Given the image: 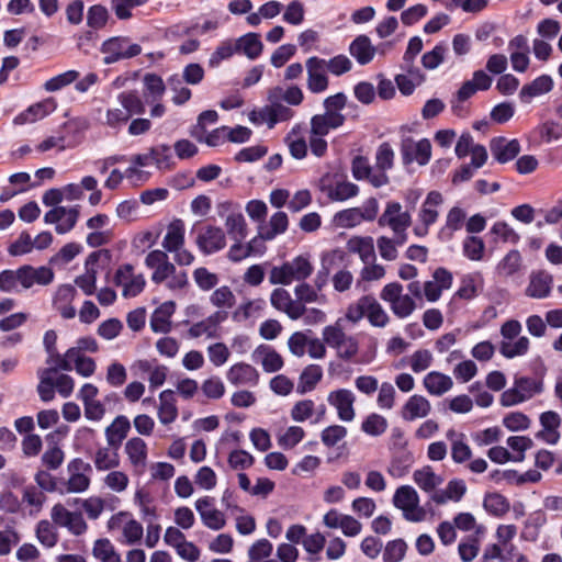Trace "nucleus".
Instances as JSON below:
<instances>
[{"label": "nucleus", "instance_id": "f257e3e1", "mask_svg": "<svg viewBox=\"0 0 562 562\" xmlns=\"http://www.w3.org/2000/svg\"><path fill=\"white\" fill-rule=\"evenodd\" d=\"M322 337L329 348L336 350L339 359L348 361L359 352L358 338L346 334L342 318H338L334 324L325 326Z\"/></svg>", "mask_w": 562, "mask_h": 562}, {"label": "nucleus", "instance_id": "f03ea898", "mask_svg": "<svg viewBox=\"0 0 562 562\" xmlns=\"http://www.w3.org/2000/svg\"><path fill=\"white\" fill-rule=\"evenodd\" d=\"M312 272L313 266L310 260L303 256H297L280 267H273L269 274V281L271 284L288 285L293 281H304Z\"/></svg>", "mask_w": 562, "mask_h": 562}, {"label": "nucleus", "instance_id": "7ed1b4c3", "mask_svg": "<svg viewBox=\"0 0 562 562\" xmlns=\"http://www.w3.org/2000/svg\"><path fill=\"white\" fill-rule=\"evenodd\" d=\"M403 291L401 283L390 282L380 292L381 300L389 303L392 313L398 318L411 316L416 308L413 296L404 294Z\"/></svg>", "mask_w": 562, "mask_h": 562}, {"label": "nucleus", "instance_id": "20e7f679", "mask_svg": "<svg viewBox=\"0 0 562 562\" xmlns=\"http://www.w3.org/2000/svg\"><path fill=\"white\" fill-rule=\"evenodd\" d=\"M319 189L331 201H346L357 196L359 187L352 182L345 180L344 176L335 173H326L319 181Z\"/></svg>", "mask_w": 562, "mask_h": 562}, {"label": "nucleus", "instance_id": "39448f33", "mask_svg": "<svg viewBox=\"0 0 562 562\" xmlns=\"http://www.w3.org/2000/svg\"><path fill=\"white\" fill-rule=\"evenodd\" d=\"M379 213V203L375 198H369L361 207L342 210L335 215V222L341 227H355L361 222H372Z\"/></svg>", "mask_w": 562, "mask_h": 562}, {"label": "nucleus", "instance_id": "423d86ee", "mask_svg": "<svg viewBox=\"0 0 562 562\" xmlns=\"http://www.w3.org/2000/svg\"><path fill=\"white\" fill-rule=\"evenodd\" d=\"M418 494L409 485L400 486L393 496L394 506L402 509L405 519L409 521H420L425 517V512L418 507Z\"/></svg>", "mask_w": 562, "mask_h": 562}, {"label": "nucleus", "instance_id": "0eeeda50", "mask_svg": "<svg viewBox=\"0 0 562 562\" xmlns=\"http://www.w3.org/2000/svg\"><path fill=\"white\" fill-rule=\"evenodd\" d=\"M113 282L116 286H122L124 297L137 296L146 284L144 276L142 273L135 274L134 267L131 263H124L117 268Z\"/></svg>", "mask_w": 562, "mask_h": 562}, {"label": "nucleus", "instance_id": "6e6552de", "mask_svg": "<svg viewBox=\"0 0 562 562\" xmlns=\"http://www.w3.org/2000/svg\"><path fill=\"white\" fill-rule=\"evenodd\" d=\"M101 50L105 55L103 63L110 65L120 59L137 56L142 48L138 44L126 43L123 37H109L103 42Z\"/></svg>", "mask_w": 562, "mask_h": 562}, {"label": "nucleus", "instance_id": "1a4fd4ad", "mask_svg": "<svg viewBox=\"0 0 562 562\" xmlns=\"http://www.w3.org/2000/svg\"><path fill=\"white\" fill-rule=\"evenodd\" d=\"M50 518L55 525L66 528L75 536H81L88 528L80 512H70L61 504L53 506Z\"/></svg>", "mask_w": 562, "mask_h": 562}, {"label": "nucleus", "instance_id": "9d476101", "mask_svg": "<svg viewBox=\"0 0 562 562\" xmlns=\"http://www.w3.org/2000/svg\"><path fill=\"white\" fill-rule=\"evenodd\" d=\"M401 154L404 165L416 161L425 166L431 157V144L427 138L415 142L412 137H404L401 142Z\"/></svg>", "mask_w": 562, "mask_h": 562}, {"label": "nucleus", "instance_id": "9b49d317", "mask_svg": "<svg viewBox=\"0 0 562 562\" xmlns=\"http://www.w3.org/2000/svg\"><path fill=\"white\" fill-rule=\"evenodd\" d=\"M79 205L69 209L56 206L44 215V222L46 224H56L55 231L57 234H66L76 226L79 218Z\"/></svg>", "mask_w": 562, "mask_h": 562}, {"label": "nucleus", "instance_id": "f8f14e48", "mask_svg": "<svg viewBox=\"0 0 562 562\" xmlns=\"http://www.w3.org/2000/svg\"><path fill=\"white\" fill-rule=\"evenodd\" d=\"M195 509L201 521L211 530L217 531L226 526V517L223 512L214 507V498L204 496L195 501Z\"/></svg>", "mask_w": 562, "mask_h": 562}, {"label": "nucleus", "instance_id": "ddd939ff", "mask_svg": "<svg viewBox=\"0 0 562 562\" xmlns=\"http://www.w3.org/2000/svg\"><path fill=\"white\" fill-rule=\"evenodd\" d=\"M19 284L23 290H29L33 285H48L54 280V271L52 268L46 266L33 267L31 265H24L19 268Z\"/></svg>", "mask_w": 562, "mask_h": 562}, {"label": "nucleus", "instance_id": "4468645a", "mask_svg": "<svg viewBox=\"0 0 562 562\" xmlns=\"http://www.w3.org/2000/svg\"><path fill=\"white\" fill-rule=\"evenodd\" d=\"M378 224L381 227L389 226L393 232H403L411 226L412 217L408 212L402 211L401 203L391 201L379 217Z\"/></svg>", "mask_w": 562, "mask_h": 562}, {"label": "nucleus", "instance_id": "2eb2a0df", "mask_svg": "<svg viewBox=\"0 0 562 562\" xmlns=\"http://www.w3.org/2000/svg\"><path fill=\"white\" fill-rule=\"evenodd\" d=\"M195 243L201 252L211 255L226 246L225 233L221 227L207 225L199 233Z\"/></svg>", "mask_w": 562, "mask_h": 562}, {"label": "nucleus", "instance_id": "dca6fc26", "mask_svg": "<svg viewBox=\"0 0 562 562\" xmlns=\"http://www.w3.org/2000/svg\"><path fill=\"white\" fill-rule=\"evenodd\" d=\"M271 305L288 315L289 318L295 321L304 315L305 306L292 299L289 291L283 288L274 289L270 296Z\"/></svg>", "mask_w": 562, "mask_h": 562}, {"label": "nucleus", "instance_id": "f3484780", "mask_svg": "<svg viewBox=\"0 0 562 562\" xmlns=\"http://www.w3.org/2000/svg\"><path fill=\"white\" fill-rule=\"evenodd\" d=\"M328 403L337 411V415L342 422L353 420L356 413L353 403L356 401L355 394L348 389H339L333 391L327 396Z\"/></svg>", "mask_w": 562, "mask_h": 562}, {"label": "nucleus", "instance_id": "a211bd4d", "mask_svg": "<svg viewBox=\"0 0 562 562\" xmlns=\"http://www.w3.org/2000/svg\"><path fill=\"white\" fill-rule=\"evenodd\" d=\"M307 88L313 93H319L327 89L326 60L318 57H310L306 60Z\"/></svg>", "mask_w": 562, "mask_h": 562}, {"label": "nucleus", "instance_id": "6ab92c4d", "mask_svg": "<svg viewBox=\"0 0 562 562\" xmlns=\"http://www.w3.org/2000/svg\"><path fill=\"white\" fill-rule=\"evenodd\" d=\"M351 172L356 180H368L374 188H381L389 183V177L384 172H372L369 159L356 156L351 162Z\"/></svg>", "mask_w": 562, "mask_h": 562}, {"label": "nucleus", "instance_id": "aec40b11", "mask_svg": "<svg viewBox=\"0 0 562 562\" xmlns=\"http://www.w3.org/2000/svg\"><path fill=\"white\" fill-rule=\"evenodd\" d=\"M432 279L424 283L423 290L425 297L429 302H436L440 299L443 290L452 285V273L446 268H437L432 273Z\"/></svg>", "mask_w": 562, "mask_h": 562}, {"label": "nucleus", "instance_id": "412c9836", "mask_svg": "<svg viewBox=\"0 0 562 562\" xmlns=\"http://www.w3.org/2000/svg\"><path fill=\"white\" fill-rule=\"evenodd\" d=\"M386 47L389 44L372 45L370 37H356L349 45V53L359 65L363 66L371 63L376 53L384 54Z\"/></svg>", "mask_w": 562, "mask_h": 562}, {"label": "nucleus", "instance_id": "4be33fe9", "mask_svg": "<svg viewBox=\"0 0 562 562\" xmlns=\"http://www.w3.org/2000/svg\"><path fill=\"white\" fill-rule=\"evenodd\" d=\"M491 153L496 161L506 164L518 156L520 153V143L518 139H507L503 136L491 140Z\"/></svg>", "mask_w": 562, "mask_h": 562}, {"label": "nucleus", "instance_id": "5701e85b", "mask_svg": "<svg viewBox=\"0 0 562 562\" xmlns=\"http://www.w3.org/2000/svg\"><path fill=\"white\" fill-rule=\"evenodd\" d=\"M344 122L345 116L341 113H329L325 111L324 114H316L311 119V134L325 136L330 130L341 126Z\"/></svg>", "mask_w": 562, "mask_h": 562}, {"label": "nucleus", "instance_id": "b1692460", "mask_svg": "<svg viewBox=\"0 0 562 562\" xmlns=\"http://www.w3.org/2000/svg\"><path fill=\"white\" fill-rule=\"evenodd\" d=\"M540 424L542 430L537 434V437L550 445L557 443L560 439L558 428L560 427L561 418L559 414L553 411L542 413L540 415Z\"/></svg>", "mask_w": 562, "mask_h": 562}, {"label": "nucleus", "instance_id": "393cba45", "mask_svg": "<svg viewBox=\"0 0 562 562\" xmlns=\"http://www.w3.org/2000/svg\"><path fill=\"white\" fill-rule=\"evenodd\" d=\"M101 251L91 252L86 259V273L75 279V284L82 290L86 295H92L95 291L97 271L90 266H94Z\"/></svg>", "mask_w": 562, "mask_h": 562}, {"label": "nucleus", "instance_id": "a878e982", "mask_svg": "<svg viewBox=\"0 0 562 562\" xmlns=\"http://www.w3.org/2000/svg\"><path fill=\"white\" fill-rule=\"evenodd\" d=\"M130 429L131 423L126 416L120 415L115 417L111 425L105 428L108 445L114 449H119Z\"/></svg>", "mask_w": 562, "mask_h": 562}, {"label": "nucleus", "instance_id": "bb28decb", "mask_svg": "<svg viewBox=\"0 0 562 562\" xmlns=\"http://www.w3.org/2000/svg\"><path fill=\"white\" fill-rule=\"evenodd\" d=\"M413 462L414 457L411 451L407 449H398L392 452V458L386 471L391 476L400 479L408 473Z\"/></svg>", "mask_w": 562, "mask_h": 562}, {"label": "nucleus", "instance_id": "cd10ccee", "mask_svg": "<svg viewBox=\"0 0 562 562\" xmlns=\"http://www.w3.org/2000/svg\"><path fill=\"white\" fill-rule=\"evenodd\" d=\"M228 381L234 385L257 384L259 373L248 363H236L227 372Z\"/></svg>", "mask_w": 562, "mask_h": 562}, {"label": "nucleus", "instance_id": "c85d7f7f", "mask_svg": "<svg viewBox=\"0 0 562 562\" xmlns=\"http://www.w3.org/2000/svg\"><path fill=\"white\" fill-rule=\"evenodd\" d=\"M172 301L162 303L157 307L150 317V328L155 333H168L171 328L170 317L175 313Z\"/></svg>", "mask_w": 562, "mask_h": 562}, {"label": "nucleus", "instance_id": "c756f323", "mask_svg": "<svg viewBox=\"0 0 562 562\" xmlns=\"http://www.w3.org/2000/svg\"><path fill=\"white\" fill-rule=\"evenodd\" d=\"M429 401L422 395L411 396L402 409V417L405 420H414L416 418L426 417L430 412Z\"/></svg>", "mask_w": 562, "mask_h": 562}, {"label": "nucleus", "instance_id": "7c9ffc66", "mask_svg": "<svg viewBox=\"0 0 562 562\" xmlns=\"http://www.w3.org/2000/svg\"><path fill=\"white\" fill-rule=\"evenodd\" d=\"M552 88V78L548 75H542L537 77L530 83L525 85L519 92V98L522 102H529L535 97L550 92Z\"/></svg>", "mask_w": 562, "mask_h": 562}, {"label": "nucleus", "instance_id": "2f4dec72", "mask_svg": "<svg viewBox=\"0 0 562 562\" xmlns=\"http://www.w3.org/2000/svg\"><path fill=\"white\" fill-rule=\"evenodd\" d=\"M453 385L452 379L438 371H431L424 378V386L428 393L440 396Z\"/></svg>", "mask_w": 562, "mask_h": 562}, {"label": "nucleus", "instance_id": "473e14b6", "mask_svg": "<svg viewBox=\"0 0 562 562\" xmlns=\"http://www.w3.org/2000/svg\"><path fill=\"white\" fill-rule=\"evenodd\" d=\"M160 405L158 407V418L161 424L168 425L176 420L178 408L171 390H165L159 394Z\"/></svg>", "mask_w": 562, "mask_h": 562}, {"label": "nucleus", "instance_id": "72a5a7b5", "mask_svg": "<svg viewBox=\"0 0 562 562\" xmlns=\"http://www.w3.org/2000/svg\"><path fill=\"white\" fill-rule=\"evenodd\" d=\"M184 243V224L181 220H175L168 226L167 234L162 240V247L169 251L173 252L179 250L183 246Z\"/></svg>", "mask_w": 562, "mask_h": 562}, {"label": "nucleus", "instance_id": "f704fd0d", "mask_svg": "<svg viewBox=\"0 0 562 562\" xmlns=\"http://www.w3.org/2000/svg\"><path fill=\"white\" fill-rule=\"evenodd\" d=\"M322 378V367L318 364H308L300 375L296 392L299 394H305L313 391Z\"/></svg>", "mask_w": 562, "mask_h": 562}, {"label": "nucleus", "instance_id": "c9c22d12", "mask_svg": "<svg viewBox=\"0 0 562 562\" xmlns=\"http://www.w3.org/2000/svg\"><path fill=\"white\" fill-rule=\"evenodd\" d=\"M551 276L544 272L533 273L530 278V282L529 285L527 286L526 293L530 297H547L551 292Z\"/></svg>", "mask_w": 562, "mask_h": 562}, {"label": "nucleus", "instance_id": "e433bc0d", "mask_svg": "<svg viewBox=\"0 0 562 562\" xmlns=\"http://www.w3.org/2000/svg\"><path fill=\"white\" fill-rule=\"evenodd\" d=\"M279 94L282 93V88H274L269 93V101H270V108H271V114H272V127L279 122H285L292 119L294 115V112L291 108L282 104L279 100Z\"/></svg>", "mask_w": 562, "mask_h": 562}, {"label": "nucleus", "instance_id": "4c0bfd02", "mask_svg": "<svg viewBox=\"0 0 562 562\" xmlns=\"http://www.w3.org/2000/svg\"><path fill=\"white\" fill-rule=\"evenodd\" d=\"M522 268V257L517 249L509 250L496 266V272L502 277H512Z\"/></svg>", "mask_w": 562, "mask_h": 562}, {"label": "nucleus", "instance_id": "58836bf2", "mask_svg": "<svg viewBox=\"0 0 562 562\" xmlns=\"http://www.w3.org/2000/svg\"><path fill=\"white\" fill-rule=\"evenodd\" d=\"M363 303H367L366 316L370 324L375 327H385L390 318L376 299L372 295H364Z\"/></svg>", "mask_w": 562, "mask_h": 562}, {"label": "nucleus", "instance_id": "ea45409f", "mask_svg": "<svg viewBox=\"0 0 562 562\" xmlns=\"http://www.w3.org/2000/svg\"><path fill=\"white\" fill-rule=\"evenodd\" d=\"M125 451L134 467H145L147 458V446L142 438L134 437L130 439L125 445Z\"/></svg>", "mask_w": 562, "mask_h": 562}, {"label": "nucleus", "instance_id": "a19ab883", "mask_svg": "<svg viewBox=\"0 0 562 562\" xmlns=\"http://www.w3.org/2000/svg\"><path fill=\"white\" fill-rule=\"evenodd\" d=\"M93 462L97 470L99 471H106L117 468L120 464L117 449H114L110 446L99 448L95 451Z\"/></svg>", "mask_w": 562, "mask_h": 562}, {"label": "nucleus", "instance_id": "79ce46f5", "mask_svg": "<svg viewBox=\"0 0 562 562\" xmlns=\"http://www.w3.org/2000/svg\"><path fill=\"white\" fill-rule=\"evenodd\" d=\"M413 479L425 492H432L442 483V479L438 476L429 465L416 470L413 474Z\"/></svg>", "mask_w": 562, "mask_h": 562}, {"label": "nucleus", "instance_id": "37998d69", "mask_svg": "<svg viewBox=\"0 0 562 562\" xmlns=\"http://www.w3.org/2000/svg\"><path fill=\"white\" fill-rule=\"evenodd\" d=\"M228 235L234 240H244L247 236V225L241 213H231L225 221Z\"/></svg>", "mask_w": 562, "mask_h": 562}, {"label": "nucleus", "instance_id": "c03bdc74", "mask_svg": "<svg viewBox=\"0 0 562 562\" xmlns=\"http://www.w3.org/2000/svg\"><path fill=\"white\" fill-rule=\"evenodd\" d=\"M349 250L359 254L364 263L375 259L373 243L371 238H355L348 243Z\"/></svg>", "mask_w": 562, "mask_h": 562}, {"label": "nucleus", "instance_id": "a18cd8bd", "mask_svg": "<svg viewBox=\"0 0 562 562\" xmlns=\"http://www.w3.org/2000/svg\"><path fill=\"white\" fill-rule=\"evenodd\" d=\"M297 130L300 126H295L285 136L284 142L289 147L290 154L295 159H302L307 154V145L304 137L299 136Z\"/></svg>", "mask_w": 562, "mask_h": 562}, {"label": "nucleus", "instance_id": "49530a36", "mask_svg": "<svg viewBox=\"0 0 562 562\" xmlns=\"http://www.w3.org/2000/svg\"><path fill=\"white\" fill-rule=\"evenodd\" d=\"M183 79L178 74L168 78L167 85L173 92L172 102L177 105H182L191 98V90L183 86Z\"/></svg>", "mask_w": 562, "mask_h": 562}, {"label": "nucleus", "instance_id": "de8ad7c7", "mask_svg": "<svg viewBox=\"0 0 562 562\" xmlns=\"http://www.w3.org/2000/svg\"><path fill=\"white\" fill-rule=\"evenodd\" d=\"M484 508L496 517H502L509 510V502L498 493L487 494L483 502Z\"/></svg>", "mask_w": 562, "mask_h": 562}, {"label": "nucleus", "instance_id": "09e8293b", "mask_svg": "<svg viewBox=\"0 0 562 562\" xmlns=\"http://www.w3.org/2000/svg\"><path fill=\"white\" fill-rule=\"evenodd\" d=\"M514 386L518 390L519 394L524 396L526 401L543 391V383L541 380H536L527 376H520L515 379Z\"/></svg>", "mask_w": 562, "mask_h": 562}, {"label": "nucleus", "instance_id": "8fccbe9b", "mask_svg": "<svg viewBox=\"0 0 562 562\" xmlns=\"http://www.w3.org/2000/svg\"><path fill=\"white\" fill-rule=\"evenodd\" d=\"M93 555L101 562H121L120 554L109 539H99L94 542Z\"/></svg>", "mask_w": 562, "mask_h": 562}, {"label": "nucleus", "instance_id": "3c124183", "mask_svg": "<svg viewBox=\"0 0 562 562\" xmlns=\"http://www.w3.org/2000/svg\"><path fill=\"white\" fill-rule=\"evenodd\" d=\"M387 420L375 413L370 414L361 424V430L367 435L378 437L385 432Z\"/></svg>", "mask_w": 562, "mask_h": 562}, {"label": "nucleus", "instance_id": "603ef678", "mask_svg": "<svg viewBox=\"0 0 562 562\" xmlns=\"http://www.w3.org/2000/svg\"><path fill=\"white\" fill-rule=\"evenodd\" d=\"M289 218L286 213L279 211L274 213L269 221V228H263V237L266 239H273L277 235L286 231Z\"/></svg>", "mask_w": 562, "mask_h": 562}, {"label": "nucleus", "instance_id": "864d4df0", "mask_svg": "<svg viewBox=\"0 0 562 562\" xmlns=\"http://www.w3.org/2000/svg\"><path fill=\"white\" fill-rule=\"evenodd\" d=\"M119 101L125 111L130 113V116L145 112V104L136 91L122 92L119 95Z\"/></svg>", "mask_w": 562, "mask_h": 562}, {"label": "nucleus", "instance_id": "5fc2aeb1", "mask_svg": "<svg viewBox=\"0 0 562 562\" xmlns=\"http://www.w3.org/2000/svg\"><path fill=\"white\" fill-rule=\"evenodd\" d=\"M109 20V11L102 4H93L87 12V24L89 27L98 31L105 26Z\"/></svg>", "mask_w": 562, "mask_h": 562}, {"label": "nucleus", "instance_id": "6e6d98bb", "mask_svg": "<svg viewBox=\"0 0 562 562\" xmlns=\"http://www.w3.org/2000/svg\"><path fill=\"white\" fill-rule=\"evenodd\" d=\"M262 50V44L258 37H238L236 41V53H243L250 59L257 58Z\"/></svg>", "mask_w": 562, "mask_h": 562}, {"label": "nucleus", "instance_id": "4d7b16f0", "mask_svg": "<svg viewBox=\"0 0 562 562\" xmlns=\"http://www.w3.org/2000/svg\"><path fill=\"white\" fill-rule=\"evenodd\" d=\"M394 151L386 142L382 143L375 153L376 172H384L393 167Z\"/></svg>", "mask_w": 562, "mask_h": 562}, {"label": "nucleus", "instance_id": "13d9d810", "mask_svg": "<svg viewBox=\"0 0 562 562\" xmlns=\"http://www.w3.org/2000/svg\"><path fill=\"white\" fill-rule=\"evenodd\" d=\"M528 349L529 339L525 336L519 337L516 342L502 341L499 347L501 353L508 359L522 356L528 351Z\"/></svg>", "mask_w": 562, "mask_h": 562}, {"label": "nucleus", "instance_id": "bf43d9fd", "mask_svg": "<svg viewBox=\"0 0 562 562\" xmlns=\"http://www.w3.org/2000/svg\"><path fill=\"white\" fill-rule=\"evenodd\" d=\"M407 544L403 539L389 541L383 551V562H400L405 557Z\"/></svg>", "mask_w": 562, "mask_h": 562}, {"label": "nucleus", "instance_id": "052dcab7", "mask_svg": "<svg viewBox=\"0 0 562 562\" xmlns=\"http://www.w3.org/2000/svg\"><path fill=\"white\" fill-rule=\"evenodd\" d=\"M36 538L43 546L52 548L57 543L58 535L48 520H41L36 526Z\"/></svg>", "mask_w": 562, "mask_h": 562}, {"label": "nucleus", "instance_id": "680f3d73", "mask_svg": "<svg viewBox=\"0 0 562 562\" xmlns=\"http://www.w3.org/2000/svg\"><path fill=\"white\" fill-rule=\"evenodd\" d=\"M22 501L24 503H26L30 507H32L31 513H33V512L38 513V512H41V509L46 501V495L44 494L43 491L38 490L36 486L27 485L23 490Z\"/></svg>", "mask_w": 562, "mask_h": 562}, {"label": "nucleus", "instance_id": "e2e57ef3", "mask_svg": "<svg viewBox=\"0 0 562 562\" xmlns=\"http://www.w3.org/2000/svg\"><path fill=\"white\" fill-rule=\"evenodd\" d=\"M151 162L156 165L158 169H169L172 165V153L171 147L165 144L157 145L150 148Z\"/></svg>", "mask_w": 562, "mask_h": 562}, {"label": "nucleus", "instance_id": "0e129e2a", "mask_svg": "<svg viewBox=\"0 0 562 562\" xmlns=\"http://www.w3.org/2000/svg\"><path fill=\"white\" fill-rule=\"evenodd\" d=\"M82 250V247L80 244L77 243H68L64 245L60 250L55 254L50 260L49 263L52 265H67L72 259H75L76 256H78Z\"/></svg>", "mask_w": 562, "mask_h": 562}, {"label": "nucleus", "instance_id": "69168bd1", "mask_svg": "<svg viewBox=\"0 0 562 562\" xmlns=\"http://www.w3.org/2000/svg\"><path fill=\"white\" fill-rule=\"evenodd\" d=\"M485 244L480 237L469 236L463 240V254L470 260L479 261L483 258Z\"/></svg>", "mask_w": 562, "mask_h": 562}, {"label": "nucleus", "instance_id": "338daca9", "mask_svg": "<svg viewBox=\"0 0 562 562\" xmlns=\"http://www.w3.org/2000/svg\"><path fill=\"white\" fill-rule=\"evenodd\" d=\"M135 502L139 506L142 517L145 521L157 519V510L156 507L151 505L149 493L142 490L137 491L135 493Z\"/></svg>", "mask_w": 562, "mask_h": 562}, {"label": "nucleus", "instance_id": "774afa93", "mask_svg": "<svg viewBox=\"0 0 562 562\" xmlns=\"http://www.w3.org/2000/svg\"><path fill=\"white\" fill-rule=\"evenodd\" d=\"M144 533V529L140 522L135 519L127 520L122 528V542L128 546L137 543Z\"/></svg>", "mask_w": 562, "mask_h": 562}]
</instances>
